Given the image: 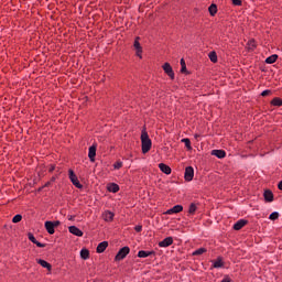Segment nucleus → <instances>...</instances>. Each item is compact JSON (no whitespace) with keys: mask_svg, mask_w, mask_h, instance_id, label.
<instances>
[{"mask_svg":"<svg viewBox=\"0 0 282 282\" xmlns=\"http://www.w3.org/2000/svg\"><path fill=\"white\" fill-rule=\"evenodd\" d=\"M193 177H195V170L193 166H187L184 174L185 182H193Z\"/></svg>","mask_w":282,"mask_h":282,"instance_id":"nucleus-5","label":"nucleus"},{"mask_svg":"<svg viewBox=\"0 0 282 282\" xmlns=\"http://www.w3.org/2000/svg\"><path fill=\"white\" fill-rule=\"evenodd\" d=\"M264 202L271 203L274 202V193H272V189H265L263 193Z\"/></svg>","mask_w":282,"mask_h":282,"instance_id":"nucleus-12","label":"nucleus"},{"mask_svg":"<svg viewBox=\"0 0 282 282\" xmlns=\"http://www.w3.org/2000/svg\"><path fill=\"white\" fill-rule=\"evenodd\" d=\"M113 217H116V214H113V212L110 210H106L102 214V219L106 221H113Z\"/></svg>","mask_w":282,"mask_h":282,"instance_id":"nucleus-18","label":"nucleus"},{"mask_svg":"<svg viewBox=\"0 0 282 282\" xmlns=\"http://www.w3.org/2000/svg\"><path fill=\"white\" fill-rule=\"evenodd\" d=\"M137 56L142 58V47L141 48H137Z\"/></svg>","mask_w":282,"mask_h":282,"instance_id":"nucleus-41","label":"nucleus"},{"mask_svg":"<svg viewBox=\"0 0 282 282\" xmlns=\"http://www.w3.org/2000/svg\"><path fill=\"white\" fill-rule=\"evenodd\" d=\"M181 74H186V66L181 67Z\"/></svg>","mask_w":282,"mask_h":282,"instance_id":"nucleus-46","label":"nucleus"},{"mask_svg":"<svg viewBox=\"0 0 282 282\" xmlns=\"http://www.w3.org/2000/svg\"><path fill=\"white\" fill-rule=\"evenodd\" d=\"M261 96H262L263 98H265V96H272V90H270V89L263 90V91L261 93Z\"/></svg>","mask_w":282,"mask_h":282,"instance_id":"nucleus-36","label":"nucleus"},{"mask_svg":"<svg viewBox=\"0 0 282 282\" xmlns=\"http://www.w3.org/2000/svg\"><path fill=\"white\" fill-rule=\"evenodd\" d=\"M195 213H197V205L195 203H191L188 207V214L194 215Z\"/></svg>","mask_w":282,"mask_h":282,"instance_id":"nucleus-29","label":"nucleus"},{"mask_svg":"<svg viewBox=\"0 0 282 282\" xmlns=\"http://www.w3.org/2000/svg\"><path fill=\"white\" fill-rule=\"evenodd\" d=\"M151 254H155V251H144V250H140V251L138 252L139 259H147V257H151Z\"/></svg>","mask_w":282,"mask_h":282,"instance_id":"nucleus-22","label":"nucleus"},{"mask_svg":"<svg viewBox=\"0 0 282 282\" xmlns=\"http://www.w3.org/2000/svg\"><path fill=\"white\" fill-rule=\"evenodd\" d=\"M68 177L73 186H75L76 188H83V184H80V181H78V176H76V173L74 172V170L72 169L68 170Z\"/></svg>","mask_w":282,"mask_h":282,"instance_id":"nucleus-2","label":"nucleus"},{"mask_svg":"<svg viewBox=\"0 0 282 282\" xmlns=\"http://www.w3.org/2000/svg\"><path fill=\"white\" fill-rule=\"evenodd\" d=\"M36 263L42 265V268H46L47 272H52V264L43 259H36Z\"/></svg>","mask_w":282,"mask_h":282,"instance_id":"nucleus-16","label":"nucleus"},{"mask_svg":"<svg viewBox=\"0 0 282 282\" xmlns=\"http://www.w3.org/2000/svg\"><path fill=\"white\" fill-rule=\"evenodd\" d=\"M245 226H248V220L240 219L234 225V230H241Z\"/></svg>","mask_w":282,"mask_h":282,"instance_id":"nucleus-19","label":"nucleus"},{"mask_svg":"<svg viewBox=\"0 0 282 282\" xmlns=\"http://www.w3.org/2000/svg\"><path fill=\"white\" fill-rule=\"evenodd\" d=\"M159 169L162 173H164L165 175H171L172 171L171 166L166 165L165 163H160L159 164Z\"/></svg>","mask_w":282,"mask_h":282,"instance_id":"nucleus-15","label":"nucleus"},{"mask_svg":"<svg viewBox=\"0 0 282 282\" xmlns=\"http://www.w3.org/2000/svg\"><path fill=\"white\" fill-rule=\"evenodd\" d=\"M186 66V62L184 61V58H181V67H185Z\"/></svg>","mask_w":282,"mask_h":282,"instance_id":"nucleus-45","label":"nucleus"},{"mask_svg":"<svg viewBox=\"0 0 282 282\" xmlns=\"http://www.w3.org/2000/svg\"><path fill=\"white\" fill-rule=\"evenodd\" d=\"M181 142H183V144H185L187 151H193V145H191V139L185 138V139H182Z\"/></svg>","mask_w":282,"mask_h":282,"instance_id":"nucleus-28","label":"nucleus"},{"mask_svg":"<svg viewBox=\"0 0 282 282\" xmlns=\"http://www.w3.org/2000/svg\"><path fill=\"white\" fill-rule=\"evenodd\" d=\"M50 186H52V182L48 181L43 185V188H50Z\"/></svg>","mask_w":282,"mask_h":282,"instance_id":"nucleus-44","label":"nucleus"},{"mask_svg":"<svg viewBox=\"0 0 282 282\" xmlns=\"http://www.w3.org/2000/svg\"><path fill=\"white\" fill-rule=\"evenodd\" d=\"M56 180H58V175L52 176L50 180L51 184H54V182H56Z\"/></svg>","mask_w":282,"mask_h":282,"instance_id":"nucleus-42","label":"nucleus"},{"mask_svg":"<svg viewBox=\"0 0 282 282\" xmlns=\"http://www.w3.org/2000/svg\"><path fill=\"white\" fill-rule=\"evenodd\" d=\"M199 137H200V135L197 134V133L194 135L195 140H197V138H199Z\"/></svg>","mask_w":282,"mask_h":282,"instance_id":"nucleus-50","label":"nucleus"},{"mask_svg":"<svg viewBox=\"0 0 282 282\" xmlns=\"http://www.w3.org/2000/svg\"><path fill=\"white\" fill-rule=\"evenodd\" d=\"M184 210V206L175 205L173 208L167 209L165 215H177V213H182Z\"/></svg>","mask_w":282,"mask_h":282,"instance_id":"nucleus-10","label":"nucleus"},{"mask_svg":"<svg viewBox=\"0 0 282 282\" xmlns=\"http://www.w3.org/2000/svg\"><path fill=\"white\" fill-rule=\"evenodd\" d=\"M151 147H153V142L151 141V138H149V133L147 132V130H143L141 133L142 153H149V151H151Z\"/></svg>","mask_w":282,"mask_h":282,"instance_id":"nucleus-1","label":"nucleus"},{"mask_svg":"<svg viewBox=\"0 0 282 282\" xmlns=\"http://www.w3.org/2000/svg\"><path fill=\"white\" fill-rule=\"evenodd\" d=\"M101 83H105V78H104V79H101Z\"/></svg>","mask_w":282,"mask_h":282,"instance_id":"nucleus-51","label":"nucleus"},{"mask_svg":"<svg viewBox=\"0 0 282 282\" xmlns=\"http://www.w3.org/2000/svg\"><path fill=\"white\" fill-rule=\"evenodd\" d=\"M107 248H109V242L108 241H102L100 242L97 248H96V252L98 254H102V252H105V250H107Z\"/></svg>","mask_w":282,"mask_h":282,"instance_id":"nucleus-13","label":"nucleus"},{"mask_svg":"<svg viewBox=\"0 0 282 282\" xmlns=\"http://www.w3.org/2000/svg\"><path fill=\"white\" fill-rule=\"evenodd\" d=\"M44 228L48 232V235H54L56 232L54 223L52 220H46L44 224Z\"/></svg>","mask_w":282,"mask_h":282,"instance_id":"nucleus-7","label":"nucleus"},{"mask_svg":"<svg viewBox=\"0 0 282 282\" xmlns=\"http://www.w3.org/2000/svg\"><path fill=\"white\" fill-rule=\"evenodd\" d=\"M28 239L29 241H32L37 248H45V246H47L43 242H39V240H36V237H34V234L32 232L28 234Z\"/></svg>","mask_w":282,"mask_h":282,"instance_id":"nucleus-8","label":"nucleus"},{"mask_svg":"<svg viewBox=\"0 0 282 282\" xmlns=\"http://www.w3.org/2000/svg\"><path fill=\"white\" fill-rule=\"evenodd\" d=\"M217 4L212 3L208 8V12L210 14V17H215L217 14Z\"/></svg>","mask_w":282,"mask_h":282,"instance_id":"nucleus-27","label":"nucleus"},{"mask_svg":"<svg viewBox=\"0 0 282 282\" xmlns=\"http://www.w3.org/2000/svg\"><path fill=\"white\" fill-rule=\"evenodd\" d=\"M43 188H45V187H43V185H42L41 187H39V188L36 189V192H37V193H41V191H43Z\"/></svg>","mask_w":282,"mask_h":282,"instance_id":"nucleus-48","label":"nucleus"},{"mask_svg":"<svg viewBox=\"0 0 282 282\" xmlns=\"http://www.w3.org/2000/svg\"><path fill=\"white\" fill-rule=\"evenodd\" d=\"M269 219H271V221H276V219H279V212L270 214Z\"/></svg>","mask_w":282,"mask_h":282,"instance_id":"nucleus-34","label":"nucleus"},{"mask_svg":"<svg viewBox=\"0 0 282 282\" xmlns=\"http://www.w3.org/2000/svg\"><path fill=\"white\" fill-rule=\"evenodd\" d=\"M129 252H131V249L129 247L126 246L121 248L116 254L115 261H122V259L127 258V254H129Z\"/></svg>","mask_w":282,"mask_h":282,"instance_id":"nucleus-3","label":"nucleus"},{"mask_svg":"<svg viewBox=\"0 0 282 282\" xmlns=\"http://www.w3.org/2000/svg\"><path fill=\"white\" fill-rule=\"evenodd\" d=\"M213 268H224V258H221V256L213 261Z\"/></svg>","mask_w":282,"mask_h":282,"instance_id":"nucleus-23","label":"nucleus"},{"mask_svg":"<svg viewBox=\"0 0 282 282\" xmlns=\"http://www.w3.org/2000/svg\"><path fill=\"white\" fill-rule=\"evenodd\" d=\"M220 282H232V279H230V275H225Z\"/></svg>","mask_w":282,"mask_h":282,"instance_id":"nucleus-39","label":"nucleus"},{"mask_svg":"<svg viewBox=\"0 0 282 282\" xmlns=\"http://www.w3.org/2000/svg\"><path fill=\"white\" fill-rule=\"evenodd\" d=\"M58 226H61V220L53 221V227L54 228H58Z\"/></svg>","mask_w":282,"mask_h":282,"instance_id":"nucleus-43","label":"nucleus"},{"mask_svg":"<svg viewBox=\"0 0 282 282\" xmlns=\"http://www.w3.org/2000/svg\"><path fill=\"white\" fill-rule=\"evenodd\" d=\"M209 59L212 63H217V53L215 51L209 53Z\"/></svg>","mask_w":282,"mask_h":282,"instance_id":"nucleus-32","label":"nucleus"},{"mask_svg":"<svg viewBox=\"0 0 282 282\" xmlns=\"http://www.w3.org/2000/svg\"><path fill=\"white\" fill-rule=\"evenodd\" d=\"M205 252H208V249H206V248H199V249H196L193 253H192V256L193 257H199V256H202V254H205Z\"/></svg>","mask_w":282,"mask_h":282,"instance_id":"nucleus-26","label":"nucleus"},{"mask_svg":"<svg viewBox=\"0 0 282 282\" xmlns=\"http://www.w3.org/2000/svg\"><path fill=\"white\" fill-rule=\"evenodd\" d=\"M248 52H254L257 50V40L251 39L247 42Z\"/></svg>","mask_w":282,"mask_h":282,"instance_id":"nucleus-17","label":"nucleus"},{"mask_svg":"<svg viewBox=\"0 0 282 282\" xmlns=\"http://www.w3.org/2000/svg\"><path fill=\"white\" fill-rule=\"evenodd\" d=\"M142 45L140 44V37L137 36L134 40V50H141Z\"/></svg>","mask_w":282,"mask_h":282,"instance_id":"nucleus-35","label":"nucleus"},{"mask_svg":"<svg viewBox=\"0 0 282 282\" xmlns=\"http://www.w3.org/2000/svg\"><path fill=\"white\" fill-rule=\"evenodd\" d=\"M169 246H173V237H166L159 242V248H169Z\"/></svg>","mask_w":282,"mask_h":282,"instance_id":"nucleus-11","label":"nucleus"},{"mask_svg":"<svg viewBox=\"0 0 282 282\" xmlns=\"http://www.w3.org/2000/svg\"><path fill=\"white\" fill-rule=\"evenodd\" d=\"M134 230H135V232H142V226L141 225H137L134 227Z\"/></svg>","mask_w":282,"mask_h":282,"instance_id":"nucleus-40","label":"nucleus"},{"mask_svg":"<svg viewBox=\"0 0 282 282\" xmlns=\"http://www.w3.org/2000/svg\"><path fill=\"white\" fill-rule=\"evenodd\" d=\"M275 61H279V55L273 54V55L267 57L264 62L267 63V65H273V63Z\"/></svg>","mask_w":282,"mask_h":282,"instance_id":"nucleus-24","label":"nucleus"},{"mask_svg":"<svg viewBox=\"0 0 282 282\" xmlns=\"http://www.w3.org/2000/svg\"><path fill=\"white\" fill-rule=\"evenodd\" d=\"M212 155H215L219 160H224V158H226V151L225 150H213Z\"/></svg>","mask_w":282,"mask_h":282,"instance_id":"nucleus-21","label":"nucleus"},{"mask_svg":"<svg viewBox=\"0 0 282 282\" xmlns=\"http://www.w3.org/2000/svg\"><path fill=\"white\" fill-rule=\"evenodd\" d=\"M107 191L109 193H118L120 191V185H118L117 183H110L107 186Z\"/></svg>","mask_w":282,"mask_h":282,"instance_id":"nucleus-20","label":"nucleus"},{"mask_svg":"<svg viewBox=\"0 0 282 282\" xmlns=\"http://www.w3.org/2000/svg\"><path fill=\"white\" fill-rule=\"evenodd\" d=\"M162 69L165 74L171 78V80H175V72H173V66L169 62L164 63Z\"/></svg>","mask_w":282,"mask_h":282,"instance_id":"nucleus-4","label":"nucleus"},{"mask_svg":"<svg viewBox=\"0 0 282 282\" xmlns=\"http://www.w3.org/2000/svg\"><path fill=\"white\" fill-rule=\"evenodd\" d=\"M278 188H279V191H282V181L279 182Z\"/></svg>","mask_w":282,"mask_h":282,"instance_id":"nucleus-47","label":"nucleus"},{"mask_svg":"<svg viewBox=\"0 0 282 282\" xmlns=\"http://www.w3.org/2000/svg\"><path fill=\"white\" fill-rule=\"evenodd\" d=\"M76 216H68V220L69 221H74V218H75Z\"/></svg>","mask_w":282,"mask_h":282,"instance_id":"nucleus-49","label":"nucleus"},{"mask_svg":"<svg viewBox=\"0 0 282 282\" xmlns=\"http://www.w3.org/2000/svg\"><path fill=\"white\" fill-rule=\"evenodd\" d=\"M22 219H23V216H22L21 214H17V215L12 218V223H13V224H19Z\"/></svg>","mask_w":282,"mask_h":282,"instance_id":"nucleus-31","label":"nucleus"},{"mask_svg":"<svg viewBox=\"0 0 282 282\" xmlns=\"http://www.w3.org/2000/svg\"><path fill=\"white\" fill-rule=\"evenodd\" d=\"M45 173H47V166L45 165V163L37 165V176L40 177V180H43V177H45Z\"/></svg>","mask_w":282,"mask_h":282,"instance_id":"nucleus-9","label":"nucleus"},{"mask_svg":"<svg viewBox=\"0 0 282 282\" xmlns=\"http://www.w3.org/2000/svg\"><path fill=\"white\" fill-rule=\"evenodd\" d=\"M232 6H243V1L241 0H231Z\"/></svg>","mask_w":282,"mask_h":282,"instance_id":"nucleus-37","label":"nucleus"},{"mask_svg":"<svg viewBox=\"0 0 282 282\" xmlns=\"http://www.w3.org/2000/svg\"><path fill=\"white\" fill-rule=\"evenodd\" d=\"M272 107H282V99L281 97H275L270 101Z\"/></svg>","mask_w":282,"mask_h":282,"instance_id":"nucleus-25","label":"nucleus"},{"mask_svg":"<svg viewBox=\"0 0 282 282\" xmlns=\"http://www.w3.org/2000/svg\"><path fill=\"white\" fill-rule=\"evenodd\" d=\"M98 149V144L94 143L91 147L88 149V158L90 162H96V151Z\"/></svg>","mask_w":282,"mask_h":282,"instance_id":"nucleus-6","label":"nucleus"},{"mask_svg":"<svg viewBox=\"0 0 282 282\" xmlns=\"http://www.w3.org/2000/svg\"><path fill=\"white\" fill-rule=\"evenodd\" d=\"M56 171V164L48 165V173H54Z\"/></svg>","mask_w":282,"mask_h":282,"instance_id":"nucleus-38","label":"nucleus"},{"mask_svg":"<svg viewBox=\"0 0 282 282\" xmlns=\"http://www.w3.org/2000/svg\"><path fill=\"white\" fill-rule=\"evenodd\" d=\"M122 166H123L122 161H116V162L113 163V169H115L116 171H120V169H122Z\"/></svg>","mask_w":282,"mask_h":282,"instance_id":"nucleus-33","label":"nucleus"},{"mask_svg":"<svg viewBox=\"0 0 282 282\" xmlns=\"http://www.w3.org/2000/svg\"><path fill=\"white\" fill-rule=\"evenodd\" d=\"M68 231L70 235H75V237H83L84 232L76 226L68 227Z\"/></svg>","mask_w":282,"mask_h":282,"instance_id":"nucleus-14","label":"nucleus"},{"mask_svg":"<svg viewBox=\"0 0 282 282\" xmlns=\"http://www.w3.org/2000/svg\"><path fill=\"white\" fill-rule=\"evenodd\" d=\"M80 258L84 259V260L89 259V251H88V249H82L80 250Z\"/></svg>","mask_w":282,"mask_h":282,"instance_id":"nucleus-30","label":"nucleus"}]
</instances>
